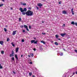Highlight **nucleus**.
<instances>
[{"label": "nucleus", "mask_w": 77, "mask_h": 77, "mask_svg": "<svg viewBox=\"0 0 77 77\" xmlns=\"http://www.w3.org/2000/svg\"><path fill=\"white\" fill-rule=\"evenodd\" d=\"M42 35H45V33H42Z\"/></svg>", "instance_id": "51"}, {"label": "nucleus", "mask_w": 77, "mask_h": 77, "mask_svg": "<svg viewBox=\"0 0 77 77\" xmlns=\"http://www.w3.org/2000/svg\"><path fill=\"white\" fill-rule=\"evenodd\" d=\"M31 28H32V27H31V26H29V29H31Z\"/></svg>", "instance_id": "36"}, {"label": "nucleus", "mask_w": 77, "mask_h": 77, "mask_svg": "<svg viewBox=\"0 0 77 77\" xmlns=\"http://www.w3.org/2000/svg\"><path fill=\"white\" fill-rule=\"evenodd\" d=\"M28 57H30V56L29 55Z\"/></svg>", "instance_id": "55"}, {"label": "nucleus", "mask_w": 77, "mask_h": 77, "mask_svg": "<svg viewBox=\"0 0 77 77\" xmlns=\"http://www.w3.org/2000/svg\"><path fill=\"white\" fill-rule=\"evenodd\" d=\"M62 26L63 27H65V24H63V25Z\"/></svg>", "instance_id": "29"}, {"label": "nucleus", "mask_w": 77, "mask_h": 77, "mask_svg": "<svg viewBox=\"0 0 77 77\" xmlns=\"http://www.w3.org/2000/svg\"><path fill=\"white\" fill-rule=\"evenodd\" d=\"M68 75V73H67L66 74H64L63 75V77H68V75Z\"/></svg>", "instance_id": "7"}, {"label": "nucleus", "mask_w": 77, "mask_h": 77, "mask_svg": "<svg viewBox=\"0 0 77 77\" xmlns=\"http://www.w3.org/2000/svg\"><path fill=\"white\" fill-rule=\"evenodd\" d=\"M65 35H66V33H64L61 34H60V35H61V36H62V37H63L64 36H65Z\"/></svg>", "instance_id": "5"}, {"label": "nucleus", "mask_w": 77, "mask_h": 77, "mask_svg": "<svg viewBox=\"0 0 77 77\" xmlns=\"http://www.w3.org/2000/svg\"><path fill=\"white\" fill-rule=\"evenodd\" d=\"M23 32H25V30H23Z\"/></svg>", "instance_id": "49"}, {"label": "nucleus", "mask_w": 77, "mask_h": 77, "mask_svg": "<svg viewBox=\"0 0 77 77\" xmlns=\"http://www.w3.org/2000/svg\"><path fill=\"white\" fill-rule=\"evenodd\" d=\"M37 6H39V7H41V6H43V5L41 3H39L37 4Z\"/></svg>", "instance_id": "3"}, {"label": "nucleus", "mask_w": 77, "mask_h": 77, "mask_svg": "<svg viewBox=\"0 0 77 77\" xmlns=\"http://www.w3.org/2000/svg\"><path fill=\"white\" fill-rule=\"evenodd\" d=\"M26 29V30H27V31H29V29H28V27Z\"/></svg>", "instance_id": "40"}, {"label": "nucleus", "mask_w": 77, "mask_h": 77, "mask_svg": "<svg viewBox=\"0 0 77 77\" xmlns=\"http://www.w3.org/2000/svg\"><path fill=\"white\" fill-rule=\"evenodd\" d=\"M32 77H35V75H32Z\"/></svg>", "instance_id": "54"}, {"label": "nucleus", "mask_w": 77, "mask_h": 77, "mask_svg": "<svg viewBox=\"0 0 77 77\" xmlns=\"http://www.w3.org/2000/svg\"><path fill=\"white\" fill-rule=\"evenodd\" d=\"M15 57L16 59L17 60H18V56H17V54L15 55Z\"/></svg>", "instance_id": "11"}, {"label": "nucleus", "mask_w": 77, "mask_h": 77, "mask_svg": "<svg viewBox=\"0 0 77 77\" xmlns=\"http://www.w3.org/2000/svg\"><path fill=\"white\" fill-rule=\"evenodd\" d=\"M21 5H22V4H21Z\"/></svg>", "instance_id": "63"}, {"label": "nucleus", "mask_w": 77, "mask_h": 77, "mask_svg": "<svg viewBox=\"0 0 77 77\" xmlns=\"http://www.w3.org/2000/svg\"><path fill=\"white\" fill-rule=\"evenodd\" d=\"M63 53H62L60 54V56H63Z\"/></svg>", "instance_id": "38"}, {"label": "nucleus", "mask_w": 77, "mask_h": 77, "mask_svg": "<svg viewBox=\"0 0 77 77\" xmlns=\"http://www.w3.org/2000/svg\"><path fill=\"white\" fill-rule=\"evenodd\" d=\"M38 41L36 40L35 42H34V44H37V42H38Z\"/></svg>", "instance_id": "28"}, {"label": "nucleus", "mask_w": 77, "mask_h": 77, "mask_svg": "<svg viewBox=\"0 0 77 77\" xmlns=\"http://www.w3.org/2000/svg\"><path fill=\"white\" fill-rule=\"evenodd\" d=\"M22 14L23 15H25L26 14V13L25 12H22Z\"/></svg>", "instance_id": "27"}, {"label": "nucleus", "mask_w": 77, "mask_h": 77, "mask_svg": "<svg viewBox=\"0 0 77 77\" xmlns=\"http://www.w3.org/2000/svg\"><path fill=\"white\" fill-rule=\"evenodd\" d=\"M36 8L37 10H38V9H39V8L38 7H37V6H36Z\"/></svg>", "instance_id": "39"}, {"label": "nucleus", "mask_w": 77, "mask_h": 77, "mask_svg": "<svg viewBox=\"0 0 77 77\" xmlns=\"http://www.w3.org/2000/svg\"><path fill=\"white\" fill-rule=\"evenodd\" d=\"M19 49V48H17L16 49V53H17L18 51V50Z\"/></svg>", "instance_id": "8"}, {"label": "nucleus", "mask_w": 77, "mask_h": 77, "mask_svg": "<svg viewBox=\"0 0 77 77\" xmlns=\"http://www.w3.org/2000/svg\"><path fill=\"white\" fill-rule=\"evenodd\" d=\"M34 39H36V38L34 37Z\"/></svg>", "instance_id": "57"}, {"label": "nucleus", "mask_w": 77, "mask_h": 77, "mask_svg": "<svg viewBox=\"0 0 77 77\" xmlns=\"http://www.w3.org/2000/svg\"><path fill=\"white\" fill-rule=\"evenodd\" d=\"M23 11L24 12H26L27 11V9L26 8H25L23 9Z\"/></svg>", "instance_id": "13"}, {"label": "nucleus", "mask_w": 77, "mask_h": 77, "mask_svg": "<svg viewBox=\"0 0 77 77\" xmlns=\"http://www.w3.org/2000/svg\"><path fill=\"white\" fill-rule=\"evenodd\" d=\"M33 50H34V51H36V49L35 48L33 49Z\"/></svg>", "instance_id": "50"}, {"label": "nucleus", "mask_w": 77, "mask_h": 77, "mask_svg": "<svg viewBox=\"0 0 77 77\" xmlns=\"http://www.w3.org/2000/svg\"><path fill=\"white\" fill-rule=\"evenodd\" d=\"M28 9L29 10H30V9H31V8H30V7L28 8Z\"/></svg>", "instance_id": "41"}, {"label": "nucleus", "mask_w": 77, "mask_h": 77, "mask_svg": "<svg viewBox=\"0 0 77 77\" xmlns=\"http://www.w3.org/2000/svg\"><path fill=\"white\" fill-rule=\"evenodd\" d=\"M41 42H42V43H43V44H45V42L43 41H41Z\"/></svg>", "instance_id": "21"}, {"label": "nucleus", "mask_w": 77, "mask_h": 77, "mask_svg": "<svg viewBox=\"0 0 77 77\" xmlns=\"http://www.w3.org/2000/svg\"><path fill=\"white\" fill-rule=\"evenodd\" d=\"M3 41H0V44H1V45H3Z\"/></svg>", "instance_id": "15"}, {"label": "nucleus", "mask_w": 77, "mask_h": 77, "mask_svg": "<svg viewBox=\"0 0 77 77\" xmlns=\"http://www.w3.org/2000/svg\"><path fill=\"white\" fill-rule=\"evenodd\" d=\"M75 75V72H73V74L72 75Z\"/></svg>", "instance_id": "44"}, {"label": "nucleus", "mask_w": 77, "mask_h": 77, "mask_svg": "<svg viewBox=\"0 0 77 77\" xmlns=\"http://www.w3.org/2000/svg\"><path fill=\"white\" fill-rule=\"evenodd\" d=\"M63 50H64V51H65V49H63Z\"/></svg>", "instance_id": "58"}, {"label": "nucleus", "mask_w": 77, "mask_h": 77, "mask_svg": "<svg viewBox=\"0 0 77 77\" xmlns=\"http://www.w3.org/2000/svg\"><path fill=\"white\" fill-rule=\"evenodd\" d=\"M11 44H12V46H13V47H15V45H14V44L13 43H11Z\"/></svg>", "instance_id": "31"}, {"label": "nucleus", "mask_w": 77, "mask_h": 77, "mask_svg": "<svg viewBox=\"0 0 77 77\" xmlns=\"http://www.w3.org/2000/svg\"><path fill=\"white\" fill-rule=\"evenodd\" d=\"M24 27H25V28H26V29H27V28L28 27V26H27L26 25H24Z\"/></svg>", "instance_id": "23"}, {"label": "nucleus", "mask_w": 77, "mask_h": 77, "mask_svg": "<svg viewBox=\"0 0 77 77\" xmlns=\"http://www.w3.org/2000/svg\"><path fill=\"white\" fill-rule=\"evenodd\" d=\"M75 25L76 26H77V22H76L75 23Z\"/></svg>", "instance_id": "42"}, {"label": "nucleus", "mask_w": 77, "mask_h": 77, "mask_svg": "<svg viewBox=\"0 0 77 77\" xmlns=\"http://www.w3.org/2000/svg\"><path fill=\"white\" fill-rule=\"evenodd\" d=\"M16 32H17V31H14L13 32L12 35H14L15 34H16Z\"/></svg>", "instance_id": "6"}, {"label": "nucleus", "mask_w": 77, "mask_h": 77, "mask_svg": "<svg viewBox=\"0 0 77 77\" xmlns=\"http://www.w3.org/2000/svg\"><path fill=\"white\" fill-rule=\"evenodd\" d=\"M20 27H21V28H23V26H20Z\"/></svg>", "instance_id": "45"}, {"label": "nucleus", "mask_w": 77, "mask_h": 77, "mask_svg": "<svg viewBox=\"0 0 77 77\" xmlns=\"http://www.w3.org/2000/svg\"><path fill=\"white\" fill-rule=\"evenodd\" d=\"M23 6H26V3H23Z\"/></svg>", "instance_id": "22"}, {"label": "nucleus", "mask_w": 77, "mask_h": 77, "mask_svg": "<svg viewBox=\"0 0 77 77\" xmlns=\"http://www.w3.org/2000/svg\"><path fill=\"white\" fill-rule=\"evenodd\" d=\"M54 44H55V45H59L58 44V43H57V42H56L54 43Z\"/></svg>", "instance_id": "18"}, {"label": "nucleus", "mask_w": 77, "mask_h": 77, "mask_svg": "<svg viewBox=\"0 0 77 77\" xmlns=\"http://www.w3.org/2000/svg\"><path fill=\"white\" fill-rule=\"evenodd\" d=\"M14 51H11V54H10V57H13V56H14Z\"/></svg>", "instance_id": "2"}, {"label": "nucleus", "mask_w": 77, "mask_h": 77, "mask_svg": "<svg viewBox=\"0 0 77 77\" xmlns=\"http://www.w3.org/2000/svg\"><path fill=\"white\" fill-rule=\"evenodd\" d=\"M21 42H24V40L23 39L22 40Z\"/></svg>", "instance_id": "34"}, {"label": "nucleus", "mask_w": 77, "mask_h": 77, "mask_svg": "<svg viewBox=\"0 0 77 77\" xmlns=\"http://www.w3.org/2000/svg\"><path fill=\"white\" fill-rule=\"evenodd\" d=\"M2 1L4 2H5V0H2Z\"/></svg>", "instance_id": "56"}, {"label": "nucleus", "mask_w": 77, "mask_h": 77, "mask_svg": "<svg viewBox=\"0 0 77 77\" xmlns=\"http://www.w3.org/2000/svg\"><path fill=\"white\" fill-rule=\"evenodd\" d=\"M4 30L5 32H7V29L6 28H4Z\"/></svg>", "instance_id": "30"}, {"label": "nucleus", "mask_w": 77, "mask_h": 77, "mask_svg": "<svg viewBox=\"0 0 77 77\" xmlns=\"http://www.w3.org/2000/svg\"><path fill=\"white\" fill-rule=\"evenodd\" d=\"M73 76V75H72V76H70V77H72Z\"/></svg>", "instance_id": "59"}, {"label": "nucleus", "mask_w": 77, "mask_h": 77, "mask_svg": "<svg viewBox=\"0 0 77 77\" xmlns=\"http://www.w3.org/2000/svg\"><path fill=\"white\" fill-rule=\"evenodd\" d=\"M19 21H21V18H19Z\"/></svg>", "instance_id": "35"}, {"label": "nucleus", "mask_w": 77, "mask_h": 77, "mask_svg": "<svg viewBox=\"0 0 77 77\" xmlns=\"http://www.w3.org/2000/svg\"><path fill=\"white\" fill-rule=\"evenodd\" d=\"M55 36H56V38H58V35H55Z\"/></svg>", "instance_id": "33"}, {"label": "nucleus", "mask_w": 77, "mask_h": 77, "mask_svg": "<svg viewBox=\"0 0 77 77\" xmlns=\"http://www.w3.org/2000/svg\"><path fill=\"white\" fill-rule=\"evenodd\" d=\"M71 11L72 13V15H74V11H73V8L72 9Z\"/></svg>", "instance_id": "12"}, {"label": "nucleus", "mask_w": 77, "mask_h": 77, "mask_svg": "<svg viewBox=\"0 0 77 77\" xmlns=\"http://www.w3.org/2000/svg\"><path fill=\"white\" fill-rule=\"evenodd\" d=\"M62 12L63 14H66V11L65 10H64Z\"/></svg>", "instance_id": "9"}, {"label": "nucleus", "mask_w": 77, "mask_h": 77, "mask_svg": "<svg viewBox=\"0 0 77 77\" xmlns=\"http://www.w3.org/2000/svg\"><path fill=\"white\" fill-rule=\"evenodd\" d=\"M59 4L60 5V4H61V2H59Z\"/></svg>", "instance_id": "47"}, {"label": "nucleus", "mask_w": 77, "mask_h": 77, "mask_svg": "<svg viewBox=\"0 0 77 77\" xmlns=\"http://www.w3.org/2000/svg\"><path fill=\"white\" fill-rule=\"evenodd\" d=\"M13 72L14 74H15V71H13Z\"/></svg>", "instance_id": "46"}, {"label": "nucleus", "mask_w": 77, "mask_h": 77, "mask_svg": "<svg viewBox=\"0 0 77 77\" xmlns=\"http://www.w3.org/2000/svg\"><path fill=\"white\" fill-rule=\"evenodd\" d=\"M75 73L76 74H77V71L75 72Z\"/></svg>", "instance_id": "53"}, {"label": "nucleus", "mask_w": 77, "mask_h": 77, "mask_svg": "<svg viewBox=\"0 0 77 77\" xmlns=\"http://www.w3.org/2000/svg\"><path fill=\"white\" fill-rule=\"evenodd\" d=\"M75 52V53H77V50L76 49L75 50H74Z\"/></svg>", "instance_id": "37"}, {"label": "nucleus", "mask_w": 77, "mask_h": 77, "mask_svg": "<svg viewBox=\"0 0 77 77\" xmlns=\"http://www.w3.org/2000/svg\"><path fill=\"white\" fill-rule=\"evenodd\" d=\"M58 40H60V38H58Z\"/></svg>", "instance_id": "60"}, {"label": "nucleus", "mask_w": 77, "mask_h": 77, "mask_svg": "<svg viewBox=\"0 0 77 77\" xmlns=\"http://www.w3.org/2000/svg\"><path fill=\"white\" fill-rule=\"evenodd\" d=\"M1 54H4V51H1Z\"/></svg>", "instance_id": "19"}, {"label": "nucleus", "mask_w": 77, "mask_h": 77, "mask_svg": "<svg viewBox=\"0 0 77 77\" xmlns=\"http://www.w3.org/2000/svg\"><path fill=\"white\" fill-rule=\"evenodd\" d=\"M23 55H21V57H23Z\"/></svg>", "instance_id": "52"}, {"label": "nucleus", "mask_w": 77, "mask_h": 77, "mask_svg": "<svg viewBox=\"0 0 77 77\" xmlns=\"http://www.w3.org/2000/svg\"><path fill=\"white\" fill-rule=\"evenodd\" d=\"M72 69H75V70L77 69V67H75L72 68Z\"/></svg>", "instance_id": "14"}, {"label": "nucleus", "mask_w": 77, "mask_h": 77, "mask_svg": "<svg viewBox=\"0 0 77 77\" xmlns=\"http://www.w3.org/2000/svg\"><path fill=\"white\" fill-rule=\"evenodd\" d=\"M30 55L32 57H33V56H34L33 54H31Z\"/></svg>", "instance_id": "24"}, {"label": "nucleus", "mask_w": 77, "mask_h": 77, "mask_svg": "<svg viewBox=\"0 0 77 77\" xmlns=\"http://www.w3.org/2000/svg\"><path fill=\"white\" fill-rule=\"evenodd\" d=\"M26 14L27 16H32V15H33V11H30V10H28L27 12L26 13Z\"/></svg>", "instance_id": "1"}, {"label": "nucleus", "mask_w": 77, "mask_h": 77, "mask_svg": "<svg viewBox=\"0 0 77 77\" xmlns=\"http://www.w3.org/2000/svg\"><path fill=\"white\" fill-rule=\"evenodd\" d=\"M40 50H42V48H40Z\"/></svg>", "instance_id": "48"}, {"label": "nucleus", "mask_w": 77, "mask_h": 77, "mask_svg": "<svg viewBox=\"0 0 77 77\" xmlns=\"http://www.w3.org/2000/svg\"><path fill=\"white\" fill-rule=\"evenodd\" d=\"M35 40H32L31 41V44H33V43H34V44H35Z\"/></svg>", "instance_id": "10"}, {"label": "nucleus", "mask_w": 77, "mask_h": 77, "mask_svg": "<svg viewBox=\"0 0 77 77\" xmlns=\"http://www.w3.org/2000/svg\"><path fill=\"white\" fill-rule=\"evenodd\" d=\"M11 60L13 61H14V60H15V58H14V57H12Z\"/></svg>", "instance_id": "16"}, {"label": "nucleus", "mask_w": 77, "mask_h": 77, "mask_svg": "<svg viewBox=\"0 0 77 77\" xmlns=\"http://www.w3.org/2000/svg\"><path fill=\"white\" fill-rule=\"evenodd\" d=\"M71 24H73V25H74V24H75V23H74V21H72V22Z\"/></svg>", "instance_id": "17"}, {"label": "nucleus", "mask_w": 77, "mask_h": 77, "mask_svg": "<svg viewBox=\"0 0 77 77\" xmlns=\"http://www.w3.org/2000/svg\"><path fill=\"white\" fill-rule=\"evenodd\" d=\"M20 11L21 12H24V10L23 9V8H20Z\"/></svg>", "instance_id": "4"}, {"label": "nucleus", "mask_w": 77, "mask_h": 77, "mask_svg": "<svg viewBox=\"0 0 77 77\" xmlns=\"http://www.w3.org/2000/svg\"><path fill=\"white\" fill-rule=\"evenodd\" d=\"M3 67L1 66V64H0V69H2Z\"/></svg>", "instance_id": "25"}, {"label": "nucleus", "mask_w": 77, "mask_h": 77, "mask_svg": "<svg viewBox=\"0 0 77 77\" xmlns=\"http://www.w3.org/2000/svg\"><path fill=\"white\" fill-rule=\"evenodd\" d=\"M40 8H41V7H40Z\"/></svg>", "instance_id": "62"}, {"label": "nucleus", "mask_w": 77, "mask_h": 77, "mask_svg": "<svg viewBox=\"0 0 77 77\" xmlns=\"http://www.w3.org/2000/svg\"><path fill=\"white\" fill-rule=\"evenodd\" d=\"M29 75L30 76H31V75H32V72L29 73Z\"/></svg>", "instance_id": "20"}, {"label": "nucleus", "mask_w": 77, "mask_h": 77, "mask_svg": "<svg viewBox=\"0 0 77 77\" xmlns=\"http://www.w3.org/2000/svg\"><path fill=\"white\" fill-rule=\"evenodd\" d=\"M4 5L3 4H0V7H2V6H3Z\"/></svg>", "instance_id": "26"}, {"label": "nucleus", "mask_w": 77, "mask_h": 77, "mask_svg": "<svg viewBox=\"0 0 77 77\" xmlns=\"http://www.w3.org/2000/svg\"><path fill=\"white\" fill-rule=\"evenodd\" d=\"M29 64H32V62H30L29 63Z\"/></svg>", "instance_id": "43"}, {"label": "nucleus", "mask_w": 77, "mask_h": 77, "mask_svg": "<svg viewBox=\"0 0 77 77\" xmlns=\"http://www.w3.org/2000/svg\"><path fill=\"white\" fill-rule=\"evenodd\" d=\"M9 41V38H8L7 39V42H8Z\"/></svg>", "instance_id": "32"}, {"label": "nucleus", "mask_w": 77, "mask_h": 77, "mask_svg": "<svg viewBox=\"0 0 77 77\" xmlns=\"http://www.w3.org/2000/svg\"><path fill=\"white\" fill-rule=\"evenodd\" d=\"M42 23H44V22H43Z\"/></svg>", "instance_id": "61"}]
</instances>
